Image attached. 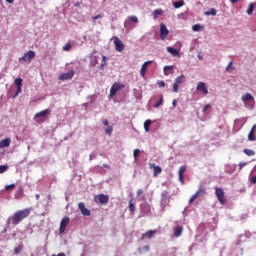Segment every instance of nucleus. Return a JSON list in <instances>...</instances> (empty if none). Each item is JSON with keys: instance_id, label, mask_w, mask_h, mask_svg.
Segmentation results:
<instances>
[{"instance_id": "1", "label": "nucleus", "mask_w": 256, "mask_h": 256, "mask_svg": "<svg viewBox=\"0 0 256 256\" xmlns=\"http://www.w3.org/2000/svg\"><path fill=\"white\" fill-rule=\"evenodd\" d=\"M29 215H31V208L18 210L11 218H9V221H11L13 225H19L20 222L23 221V219H27Z\"/></svg>"}, {"instance_id": "2", "label": "nucleus", "mask_w": 256, "mask_h": 256, "mask_svg": "<svg viewBox=\"0 0 256 256\" xmlns=\"http://www.w3.org/2000/svg\"><path fill=\"white\" fill-rule=\"evenodd\" d=\"M215 195L220 205H225V203H227V198H225V191H223V188H215Z\"/></svg>"}, {"instance_id": "3", "label": "nucleus", "mask_w": 256, "mask_h": 256, "mask_svg": "<svg viewBox=\"0 0 256 256\" xmlns=\"http://www.w3.org/2000/svg\"><path fill=\"white\" fill-rule=\"evenodd\" d=\"M121 89H125V84L115 82L110 89L109 97H115V95H117V92L121 91Z\"/></svg>"}, {"instance_id": "4", "label": "nucleus", "mask_w": 256, "mask_h": 256, "mask_svg": "<svg viewBox=\"0 0 256 256\" xmlns=\"http://www.w3.org/2000/svg\"><path fill=\"white\" fill-rule=\"evenodd\" d=\"M33 59H35V51L29 50L23 55V57L19 59V61H23L24 63H31Z\"/></svg>"}, {"instance_id": "5", "label": "nucleus", "mask_w": 256, "mask_h": 256, "mask_svg": "<svg viewBox=\"0 0 256 256\" xmlns=\"http://www.w3.org/2000/svg\"><path fill=\"white\" fill-rule=\"evenodd\" d=\"M114 45H115V49H116V51H118V53H123V50L125 49V44H123L121 39H119V37H117V36L114 37Z\"/></svg>"}, {"instance_id": "6", "label": "nucleus", "mask_w": 256, "mask_h": 256, "mask_svg": "<svg viewBox=\"0 0 256 256\" xmlns=\"http://www.w3.org/2000/svg\"><path fill=\"white\" fill-rule=\"evenodd\" d=\"M69 221H71L69 216H65L64 218H62L60 222L59 233H65V229H67V225H69Z\"/></svg>"}, {"instance_id": "7", "label": "nucleus", "mask_w": 256, "mask_h": 256, "mask_svg": "<svg viewBox=\"0 0 256 256\" xmlns=\"http://www.w3.org/2000/svg\"><path fill=\"white\" fill-rule=\"evenodd\" d=\"M73 77H75V71L70 70V71L67 72V73L60 74L59 80H60V81H69V80H71Z\"/></svg>"}, {"instance_id": "8", "label": "nucleus", "mask_w": 256, "mask_h": 256, "mask_svg": "<svg viewBox=\"0 0 256 256\" xmlns=\"http://www.w3.org/2000/svg\"><path fill=\"white\" fill-rule=\"evenodd\" d=\"M169 35V30L167 29V25L161 23L160 24V39L165 40Z\"/></svg>"}, {"instance_id": "9", "label": "nucleus", "mask_w": 256, "mask_h": 256, "mask_svg": "<svg viewBox=\"0 0 256 256\" xmlns=\"http://www.w3.org/2000/svg\"><path fill=\"white\" fill-rule=\"evenodd\" d=\"M48 115H51V109L42 110L35 114L34 119H36L37 123H39L40 117H47Z\"/></svg>"}, {"instance_id": "10", "label": "nucleus", "mask_w": 256, "mask_h": 256, "mask_svg": "<svg viewBox=\"0 0 256 256\" xmlns=\"http://www.w3.org/2000/svg\"><path fill=\"white\" fill-rule=\"evenodd\" d=\"M78 209H80V211H81L82 215H84V217L91 216V211L85 207V203L80 202L78 204Z\"/></svg>"}, {"instance_id": "11", "label": "nucleus", "mask_w": 256, "mask_h": 256, "mask_svg": "<svg viewBox=\"0 0 256 256\" xmlns=\"http://www.w3.org/2000/svg\"><path fill=\"white\" fill-rule=\"evenodd\" d=\"M197 91H199L203 95H208L209 94V90L207 89V85L205 84V82H199L198 83Z\"/></svg>"}, {"instance_id": "12", "label": "nucleus", "mask_w": 256, "mask_h": 256, "mask_svg": "<svg viewBox=\"0 0 256 256\" xmlns=\"http://www.w3.org/2000/svg\"><path fill=\"white\" fill-rule=\"evenodd\" d=\"M149 167H150V169H153V175H154V177H158L159 175H161V171H163L162 169H161V166H157V165H155V164H149Z\"/></svg>"}, {"instance_id": "13", "label": "nucleus", "mask_w": 256, "mask_h": 256, "mask_svg": "<svg viewBox=\"0 0 256 256\" xmlns=\"http://www.w3.org/2000/svg\"><path fill=\"white\" fill-rule=\"evenodd\" d=\"M185 171H187V166H181L178 171L179 181H181L182 183H185V178H184Z\"/></svg>"}, {"instance_id": "14", "label": "nucleus", "mask_w": 256, "mask_h": 256, "mask_svg": "<svg viewBox=\"0 0 256 256\" xmlns=\"http://www.w3.org/2000/svg\"><path fill=\"white\" fill-rule=\"evenodd\" d=\"M96 199H98L99 203H101V205H105L106 203H109V196L105 195V194H99Z\"/></svg>"}, {"instance_id": "15", "label": "nucleus", "mask_w": 256, "mask_h": 256, "mask_svg": "<svg viewBox=\"0 0 256 256\" xmlns=\"http://www.w3.org/2000/svg\"><path fill=\"white\" fill-rule=\"evenodd\" d=\"M151 63H153V61H146L140 70V75L141 77H145V73H147V67H149V65H151Z\"/></svg>"}, {"instance_id": "16", "label": "nucleus", "mask_w": 256, "mask_h": 256, "mask_svg": "<svg viewBox=\"0 0 256 256\" xmlns=\"http://www.w3.org/2000/svg\"><path fill=\"white\" fill-rule=\"evenodd\" d=\"M166 50L170 55H172V57H181L179 51L171 46L167 47Z\"/></svg>"}, {"instance_id": "17", "label": "nucleus", "mask_w": 256, "mask_h": 256, "mask_svg": "<svg viewBox=\"0 0 256 256\" xmlns=\"http://www.w3.org/2000/svg\"><path fill=\"white\" fill-rule=\"evenodd\" d=\"M11 145V138H5L0 141V149H5Z\"/></svg>"}, {"instance_id": "18", "label": "nucleus", "mask_w": 256, "mask_h": 256, "mask_svg": "<svg viewBox=\"0 0 256 256\" xmlns=\"http://www.w3.org/2000/svg\"><path fill=\"white\" fill-rule=\"evenodd\" d=\"M157 233V230H149L142 235V239H152V237Z\"/></svg>"}, {"instance_id": "19", "label": "nucleus", "mask_w": 256, "mask_h": 256, "mask_svg": "<svg viewBox=\"0 0 256 256\" xmlns=\"http://www.w3.org/2000/svg\"><path fill=\"white\" fill-rule=\"evenodd\" d=\"M255 129H256V125H254V126L251 128V130H250V132H249V134H248V139H249V141H256Z\"/></svg>"}, {"instance_id": "20", "label": "nucleus", "mask_w": 256, "mask_h": 256, "mask_svg": "<svg viewBox=\"0 0 256 256\" xmlns=\"http://www.w3.org/2000/svg\"><path fill=\"white\" fill-rule=\"evenodd\" d=\"M206 190L205 187L200 186L199 189L197 190V192L194 194L196 197H203V195H205Z\"/></svg>"}, {"instance_id": "21", "label": "nucleus", "mask_w": 256, "mask_h": 256, "mask_svg": "<svg viewBox=\"0 0 256 256\" xmlns=\"http://www.w3.org/2000/svg\"><path fill=\"white\" fill-rule=\"evenodd\" d=\"M182 233H183V226H177L174 229V237H181Z\"/></svg>"}, {"instance_id": "22", "label": "nucleus", "mask_w": 256, "mask_h": 256, "mask_svg": "<svg viewBox=\"0 0 256 256\" xmlns=\"http://www.w3.org/2000/svg\"><path fill=\"white\" fill-rule=\"evenodd\" d=\"M241 99L244 103H247V101H253L254 98L253 95H251L250 93H246L242 96Z\"/></svg>"}, {"instance_id": "23", "label": "nucleus", "mask_w": 256, "mask_h": 256, "mask_svg": "<svg viewBox=\"0 0 256 256\" xmlns=\"http://www.w3.org/2000/svg\"><path fill=\"white\" fill-rule=\"evenodd\" d=\"M150 249L151 248L149 247V245H146V246L138 248V253L143 255V253H149Z\"/></svg>"}, {"instance_id": "24", "label": "nucleus", "mask_w": 256, "mask_h": 256, "mask_svg": "<svg viewBox=\"0 0 256 256\" xmlns=\"http://www.w3.org/2000/svg\"><path fill=\"white\" fill-rule=\"evenodd\" d=\"M254 9H255V4L250 3L249 6H248V9H247V14L248 15H253Z\"/></svg>"}, {"instance_id": "25", "label": "nucleus", "mask_w": 256, "mask_h": 256, "mask_svg": "<svg viewBox=\"0 0 256 256\" xmlns=\"http://www.w3.org/2000/svg\"><path fill=\"white\" fill-rule=\"evenodd\" d=\"M151 127V120H146L144 122V129L146 131V133H149V128Z\"/></svg>"}, {"instance_id": "26", "label": "nucleus", "mask_w": 256, "mask_h": 256, "mask_svg": "<svg viewBox=\"0 0 256 256\" xmlns=\"http://www.w3.org/2000/svg\"><path fill=\"white\" fill-rule=\"evenodd\" d=\"M244 153L245 155H247L248 157H253V155H255V151L251 150V149H244Z\"/></svg>"}, {"instance_id": "27", "label": "nucleus", "mask_w": 256, "mask_h": 256, "mask_svg": "<svg viewBox=\"0 0 256 256\" xmlns=\"http://www.w3.org/2000/svg\"><path fill=\"white\" fill-rule=\"evenodd\" d=\"M205 15H213V17H215V15H217V10L215 8H211L209 11L205 12Z\"/></svg>"}, {"instance_id": "28", "label": "nucleus", "mask_w": 256, "mask_h": 256, "mask_svg": "<svg viewBox=\"0 0 256 256\" xmlns=\"http://www.w3.org/2000/svg\"><path fill=\"white\" fill-rule=\"evenodd\" d=\"M183 79H185V76L182 74L181 76H178V77L175 79L174 83H176V85H181Z\"/></svg>"}, {"instance_id": "29", "label": "nucleus", "mask_w": 256, "mask_h": 256, "mask_svg": "<svg viewBox=\"0 0 256 256\" xmlns=\"http://www.w3.org/2000/svg\"><path fill=\"white\" fill-rule=\"evenodd\" d=\"M14 85H16V87H23V79L21 78L15 79Z\"/></svg>"}, {"instance_id": "30", "label": "nucleus", "mask_w": 256, "mask_h": 256, "mask_svg": "<svg viewBox=\"0 0 256 256\" xmlns=\"http://www.w3.org/2000/svg\"><path fill=\"white\" fill-rule=\"evenodd\" d=\"M153 15H154L155 19H157V17L159 15H163V9H156V10H154Z\"/></svg>"}, {"instance_id": "31", "label": "nucleus", "mask_w": 256, "mask_h": 256, "mask_svg": "<svg viewBox=\"0 0 256 256\" xmlns=\"http://www.w3.org/2000/svg\"><path fill=\"white\" fill-rule=\"evenodd\" d=\"M183 5H185V2H183V1L174 2L175 9H179V8L183 7Z\"/></svg>"}, {"instance_id": "32", "label": "nucleus", "mask_w": 256, "mask_h": 256, "mask_svg": "<svg viewBox=\"0 0 256 256\" xmlns=\"http://www.w3.org/2000/svg\"><path fill=\"white\" fill-rule=\"evenodd\" d=\"M128 20L132 21V23H139V18H137V16H129Z\"/></svg>"}, {"instance_id": "33", "label": "nucleus", "mask_w": 256, "mask_h": 256, "mask_svg": "<svg viewBox=\"0 0 256 256\" xmlns=\"http://www.w3.org/2000/svg\"><path fill=\"white\" fill-rule=\"evenodd\" d=\"M129 210L131 211V213L135 211V204H133V199L129 201Z\"/></svg>"}, {"instance_id": "34", "label": "nucleus", "mask_w": 256, "mask_h": 256, "mask_svg": "<svg viewBox=\"0 0 256 256\" xmlns=\"http://www.w3.org/2000/svg\"><path fill=\"white\" fill-rule=\"evenodd\" d=\"M63 51H71V43L68 42L64 45Z\"/></svg>"}, {"instance_id": "35", "label": "nucleus", "mask_w": 256, "mask_h": 256, "mask_svg": "<svg viewBox=\"0 0 256 256\" xmlns=\"http://www.w3.org/2000/svg\"><path fill=\"white\" fill-rule=\"evenodd\" d=\"M106 135H111L113 133V126H108L105 130Z\"/></svg>"}, {"instance_id": "36", "label": "nucleus", "mask_w": 256, "mask_h": 256, "mask_svg": "<svg viewBox=\"0 0 256 256\" xmlns=\"http://www.w3.org/2000/svg\"><path fill=\"white\" fill-rule=\"evenodd\" d=\"M9 169L7 165H0V173H5Z\"/></svg>"}, {"instance_id": "37", "label": "nucleus", "mask_w": 256, "mask_h": 256, "mask_svg": "<svg viewBox=\"0 0 256 256\" xmlns=\"http://www.w3.org/2000/svg\"><path fill=\"white\" fill-rule=\"evenodd\" d=\"M161 105H163V96H161L160 101L157 102V103L154 105V107L157 109V108L161 107Z\"/></svg>"}, {"instance_id": "38", "label": "nucleus", "mask_w": 256, "mask_h": 256, "mask_svg": "<svg viewBox=\"0 0 256 256\" xmlns=\"http://www.w3.org/2000/svg\"><path fill=\"white\" fill-rule=\"evenodd\" d=\"M141 153V150L139 149H134L133 151V155H134V159H137V157H139V154Z\"/></svg>"}, {"instance_id": "39", "label": "nucleus", "mask_w": 256, "mask_h": 256, "mask_svg": "<svg viewBox=\"0 0 256 256\" xmlns=\"http://www.w3.org/2000/svg\"><path fill=\"white\" fill-rule=\"evenodd\" d=\"M22 249H23V247H22V246H18V247H16V248L14 249V253H15V255H19V253H21Z\"/></svg>"}, {"instance_id": "40", "label": "nucleus", "mask_w": 256, "mask_h": 256, "mask_svg": "<svg viewBox=\"0 0 256 256\" xmlns=\"http://www.w3.org/2000/svg\"><path fill=\"white\" fill-rule=\"evenodd\" d=\"M202 26L200 24H195L192 29L193 31H201Z\"/></svg>"}, {"instance_id": "41", "label": "nucleus", "mask_w": 256, "mask_h": 256, "mask_svg": "<svg viewBox=\"0 0 256 256\" xmlns=\"http://www.w3.org/2000/svg\"><path fill=\"white\" fill-rule=\"evenodd\" d=\"M167 71H173V66H165V67H164V74H165V75H168V74H167Z\"/></svg>"}, {"instance_id": "42", "label": "nucleus", "mask_w": 256, "mask_h": 256, "mask_svg": "<svg viewBox=\"0 0 256 256\" xmlns=\"http://www.w3.org/2000/svg\"><path fill=\"white\" fill-rule=\"evenodd\" d=\"M173 92L174 93H178L179 92V84H176L175 82L173 84Z\"/></svg>"}, {"instance_id": "43", "label": "nucleus", "mask_w": 256, "mask_h": 256, "mask_svg": "<svg viewBox=\"0 0 256 256\" xmlns=\"http://www.w3.org/2000/svg\"><path fill=\"white\" fill-rule=\"evenodd\" d=\"M10 189H15V184H10L5 186L6 191H9Z\"/></svg>"}, {"instance_id": "44", "label": "nucleus", "mask_w": 256, "mask_h": 256, "mask_svg": "<svg viewBox=\"0 0 256 256\" xmlns=\"http://www.w3.org/2000/svg\"><path fill=\"white\" fill-rule=\"evenodd\" d=\"M231 69H233V61H231L227 67H226V71H231Z\"/></svg>"}, {"instance_id": "45", "label": "nucleus", "mask_w": 256, "mask_h": 256, "mask_svg": "<svg viewBox=\"0 0 256 256\" xmlns=\"http://www.w3.org/2000/svg\"><path fill=\"white\" fill-rule=\"evenodd\" d=\"M245 166H247V162H240V163H239L240 171H241V169H243Z\"/></svg>"}, {"instance_id": "46", "label": "nucleus", "mask_w": 256, "mask_h": 256, "mask_svg": "<svg viewBox=\"0 0 256 256\" xmlns=\"http://www.w3.org/2000/svg\"><path fill=\"white\" fill-rule=\"evenodd\" d=\"M195 199H197V196H196L195 194H193V195L191 196V198L189 199V203H190V204L193 203V201H195Z\"/></svg>"}, {"instance_id": "47", "label": "nucleus", "mask_w": 256, "mask_h": 256, "mask_svg": "<svg viewBox=\"0 0 256 256\" xmlns=\"http://www.w3.org/2000/svg\"><path fill=\"white\" fill-rule=\"evenodd\" d=\"M157 85H158V87H165V82L164 81H158Z\"/></svg>"}, {"instance_id": "48", "label": "nucleus", "mask_w": 256, "mask_h": 256, "mask_svg": "<svg viewBox=\"0 0 256 256\" xmlns=\"http://www.w3.org/2000/svg\"><path fill=\"white\" fill-rule=\"evenodd\" d=\"M21 91H22L21 86L17 87V91H16L14 97H17V95H19L21 93Z\"/></svg>"}, {"instance_id": "49", "label": "nucleus", "mask_w": 256, "mask_h": 256, "mask_svg": "<svg viewBox=\"0 0 256 256\" xmlns=\"http://www.w3.org/2000/svg\"><path fill=\"white\" fill-rule=\"evenodd\" d=\"M101 17H103V16H101V14H98V15L92 17V19H93V21H97V19H101Z\"/></svg>"}, {"instance_id": "50", "label": "nucleus", "mask_w": 256, "mask_h": 256, "mask_svg": "<svg viewBox=\"0 0 256 256\" xmlns=\"http://www.w3.org/2000/svg\"><path fill=\"white\" fill-rule=\"evenodd\" d=\"M207 109H211V104L205 105L203 108V112L205 113V111H207Z\"/></svg>"}, {"instance_id": "51", "label": "nucleus", "mask_w": 256, "mask_h": 256, "mask_svg": "<svg viewBox=\"0 0 256 256\" xmlns=\"http://www.w3.org/2000/svg\"><path fill=\"white\" fill-rule=\"evenodd\" d=\"M102 123H103V125H105V127L109 126V120H107V119H103Z\"/></svg>"}, {"instance_id": "52", "label": "nucleus", "mask_w": 256, "mask_h": 256, "mask_svg": "<svg viewBox=\"0 0 256 256\" xmlns=\"http://www.w3.org/2000/svg\"><path fill=\"white\" fill-rule=\"evenodd\" d=\"M250 182L255 185L256 184V175L253 176L251 179H250Z\"/></svg>"}, {"instance_id": "53", "label": "nucleus", "mask_w": 256, "mask_h": 256, "mask_svg": "<svg viewBox=\"0 0 256 256\" xmlns=\"http://www.w3.org/2000/svg\"><path fill=\"white\" fill-rule=\"evenodd\" d=\"M140 195H143V190L138 189L137 190V197H140Z\"/></svg>"}, {"instance_id": "54", "label": "nucleus", "mask_w": 256, "mask_h": 256, "mask_svg": "<svg viewBox=\"0 0 256 256\" xmlns=\"http://www.w3.org/2000/svg\"><path fill=\"white\" fill-rule=\"evenodd\" d=\"M172 105H173V107H177V99H174V100L172 101Z\"/></svg>"}, {"instance_id": "55", "label": "nucleus", "mask_w": 256, "mask_h": 256, "mask_svg": "<svg viewBox=\"0 0 256 256\" xmlns=\"http://www.w3.org/2000/svg\"><path fill=\"white\" fill-rule=\"evenodd\" d=\"M165 198H167V192L162 193V199H165Z\"/></svg>"}, {"instance_id": "56", "label": "nucleus", "mask_w": 256, "mask_h": 256, "mask_svg": "<svg viewBox=\"0 0 256 256\" xmlns=\"http://www.w3.org/2000/svg\"><path fill=\"white\" fill-rule=\"evenodd\" d=\"M52 256H65V253L61 252V253H58L57 255H52Z\"/></svg>"}, {"instance_id": "57", "label": "nucleus", "mask_w": 256, "mask_h": 256, "mask_svg": "<svg viewBox=\"0 0 256 256\" xmlns=\"http://www.w3.org/2000/svg\"><path fill=\"white\" fill-rule=\"evenodd\" d=\"M146 207H147L148 213H150V212H151V206H150V205H147Z\"/></svg>"}, {"instance_id": "58", "label": "nucleus", "mask_w": 256, "mask_h": 256, "mask_svg": "<svg viewBox=\"0 0 256 256\" xmlns=\"http://www.w3.org/2000/svg\"><path fill=\"white\" fill-rule=\"evenodd\" d=\"M5 1H6V3H10L11 4V3H13L14 0H5Z\"/></svg>"}, {"instance_id": "59", "label": "nucleus", "mask_w": 256, "mask_h": 256, "mask_svg": "<svg viewBox=\"0 0 256 256\" xmlns=\"http://www.w3.org/2000/svg\"><path fill=\"white\" fill-rule=\"evenodd\" d=\"M80 5H81V3H79V2L75 3V7H79Z\"/></svg>"}, {"instance_id": "60", "label": "nucleus", "mask_w": 256, "mask_h": 256, "mask_svg": "<svg viewBox=\"0 0 256 256\" xmlns=\"http://www.w3.org/2000/svg\"><path fill=\"white\" fill-rule=\"evenodd\" d=\"M102 59H103V61L105 63V61H107V56H103Z\"/></svg>"}, {"instance_id": "61", "label": "nucleus", "mask_w": 256, "mask_h": 256, "mask_svg": "<svg viewBox=\"0 0 256 256\" xmlns=\"http://www.w3.org/2000/svg\"><path fill=\"white\" fill-rule=\"evenodd\" d=\"M231 1V3H237V1H239V0H230Z\"/></svg>"}, {"instance_id": "62", "label": "nucleus", "mask_w": 256, "mask_h": 256, "mask_svg": "<svg viewBox=\"0 0 256 256\" xmlns=\"http://www.w3.org/2000/svg\"><path fill=\"white\" fill-rule=\"evenodd\" d=\"M100 67H102V69H103V67H105V64H101Z\"/></svg>"}, {"instance_id": "63", "label": "nucleus", "mask_w": 256, "mask_h": 256, "mask_svg": "<svg viewBox=\"0 0 256 256\" xmlns=\"http://www.w3.org/2000/svg\"><path fill=\"white\" fill-rule=\"evenodd\" d=\"M36 198L39 199V195H37Z\"/></svg>"}, {"instance_id": "64", "label": "nucleus", "mask_w": 256, "mask_h": 256, "mask_svg": "<svg viewBox=\"0 0 256 256\" xmlns=\"http://www.w3.org/2000/svg\"><path fill=\"white\" fill-rule=\"evenodd\" d=\"M84 39H87V36H84Z\"/></svg>"}]
</instances>
